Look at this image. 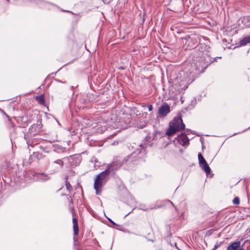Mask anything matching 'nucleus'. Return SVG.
I'll list each match as a JSON object with an SVG mask.
<instances>
[{
	"instance_id": "39448f33",
	"label": "nucleus",
	"mask_w": 250,
	"mask_h": 250,
	"mask_svg": "<svg viewBox=\"0 0 250 250\" xmlns=\"http://www.w3.org/2000/svg\"><path fill=\"white\" fill-rule=\"evenodd\" d=\"M170 112V107L167 104H164L159 108L158 113L160 115L165 116Z\"/></svg>"
},
{
	"instance_id": "f257e3e1",
	"label": "nucleus",
	"mask_w": 250,
	"mask_h": 250,
	"mask_svg": "<svg viewBox=\"0 0 250 250\" xmlns=\"http://www.w3.org/2000/svg\"><path fill=\"white\" fill-rule=\"evenodd\" d=\"M108 176L106 171H102L96 176L94 180V188L97 195L101 194L103 186L108 179Z\"/></svg>"
},
{
	"instance_id": "423d86ee",
	"label": "nucleus",
	"mask_w": 250,
	"mask_h": 250,
	"mask_svg": "<svg viewBox=\"0 0 250 250\" xmlns=\"http://www.w3.org/2000/svg\"><path fill=\"white\" fill-rule=\"evenodd\" d=\"M244 244L241 247V242L240 241H235L232 242L227 248V250H244L242 248Z\"/></svg>"
},
{
	"instance_id": "7ed1b4c3",
	"label": "nucleus",
	"mask_w": 250,
	"mask_h": 250,
	"mask_svg": "<svg viewBox=\"0 0 250 250\" xmlns=\"http://www.w3.org/2000/svg\"><path fill=\"white\" fill-rule=\"evenodd\" d=\"M134 158V154H132L125 158L123 162L122 161H120V160L113 162L107 166V167L104 171H106V174L108 175L110 173L114 172L115 170L118 169L124 162H127L128 161L133 162Z\"/></svg>"
},
{
	"instance_id": "20e7f679",
	"label": "nucleus",
	"mask_w": 250,
	"mask_h": 250,
	"mask_svg": "<svg viewBox=\"0 0 250 250\" xmlns=\"http://www.w3.org/2000/svg\"><path fill=\"white\" fill-rule=\"evenodd\" d=\"M63 161L62 159H58L55 161L51 165V167L53 172H56L62 168L63 166Z\"/></svg>"
},
{
	"instance_id": "9b49d317",
	"label": "nucleus",
	"mask_w": 250,
	"mask_h": 250,
	"mask_svg": "<svg viewBox=\"0 0 250 250\" xmlns=\"http://www.w3.org/2000/svg\"><path fill=\"white\" fill-rule=\"evenodd\" d=\"M36 99L38 103L41 105H44L45 104V101L43 95H39L36 97Z\"/></svg>"
},
{
	"instance_id": "9d476101",
	"label": "nucleus",
	"mask_w": 250,
	"mask_h": 250,
	"mask_svg": "<svg viewBox=\"0 0 250 250\" xmlns=\"http://www.w3.org/2000/svg\"><path fill=\"white\" fill-rule=\"evenodd\" d=\"M200 167L202 168L203 170H204L205 172L206 173L207 175H208L211 172V169L208 166L207 163H206L205 164H202L200 165Z\"/></svg>"
},
{
	"instance_id": "f03ea898",
	"label": "nucleus",
	"mask_w": 250,
	"mask_h": 250,
	"mask_svg": "<svg viewBox=\"0 0 250 250\" xmlns=\"http://www.w3.org/2000/svg\"><path fill=\"white\" fill-rule=\"evenodd\" d=\"M185 127V125L183 123L181 117H178L175 118L170 123L169 128L167 131L166 134L168 136H172L176 132L184 129Z\"/></svg>"
},
{
	"instance_id": "6e6552de",
	"label": "nucleus",
	"mask_w": 250,
	"mask_h": 250,
	"mask_svg": "<svg viewBox=\"0 0 250 250\" xmlns=\"http://www.w3.org/2000/svg\"><path fill=\"white\" fill-rule=\"evenodd\" d=\"M178 142L183 146H187L189 144V140L185 134H181L177 136Z\"/></svg>"
},
{
	"instance_id": "6ab92c4d",
	"label": "nucleus",
	"mask_w": 250,
	"mask_h": 250,
	"mask_svg": "<svg viewBox=\"0 0 250 250\" xmlns=\"http://www.w3.org/2000/svg\"><path fill=\"white\" fill-rule=\"evenodd\" d=\"M108 220L109 221L110 223H111L112 224L116 225V224L110 219L108 218Z\"/></svg>"
},
{
	"instance_id": "f3484780",
	"label": "nucleus",
	"mask_w": 250,
	"mask_h": 250,
	"mask_svg": "<svg viewBox=\"0 0 250 250\" xmlns=\"http://www.w3.org/2000/svg\"><path fill=\"white\" fill-rule=\"evenodd\" d=\"M152 108H153V106L151 104H149L148 106V110L149 111H151L152 110Z\"/></svg>"
},
{
	"instance_id": "412c9836",
	"label": "nucleus",
	"mask_w": 250,
	"mask_h": 250,
	"mask_svg": "<svg viewBox=\"0 0 250 250\" xmlns=\"http://www.w3.org/2000/svg\"><path fill=\"white\" fill-rule=\"evenodd\" d=\"M249 232L250 233V230H249Z\"/></svg>"
},
{
	"instance_id": "f8f14e48",
	"label": "nucleus",
	"mask_w": 250,
	"mask_h": 250,
	"mask_svg": "<svg viewBox=\"0 0 250 250\" xmlns=\"http://www.w3.org/2000/svg\"><path fill=\"white\" fill-rule=\"evenodd\" d=\"M250 42V36L246 37L240 41V44L245 45Z\"/></svg>"
},
{
	"instance_id": "1a4fd4ad",
	"label": "nucleus",
	"mask_w": 250,
	"mask_h": 250,
	"mask_svg": "<svg viewBox=\"0 0 250 250\" xmlns=\"http://www.w3.org/2000/svg\"><path fill=\"white\" fill-rule=\"evenodd\" d=\"M239 22H241L243 25L246 27L250 26V16H246L241 18Z\"/></svg>"
},
{
	"instance_id": "ddd939ff",
	"label": "nucleus",
	"mask_w": 250,
	"mask_h": 250,
	"mask_svg": "<svg viewBox=\"0 0 250 250\" xmlns=\"http://www.w3.org/2000/svg\"><path fill=\"white\" fill-rule=\"evenodd\" d=\"M198 157L199 165H201L202 164H205L206 163H207L206 160L203 157V156H202L201 153H200L198 154Z\"/></svg>"
},
{
	"instance_id": "2eb2a0df",
	"label": "nucleus",
	"mask_w": 250,
	"mask_h": 250,
	"mask_svg": "<svg viewBox=\"0 0 250 250\" xmlns=\"http://www.w3.org/2000/svg\"><path fill=\"white\" fill-rule=\"evenodd\" d=\"M37 126L36 125H32L29 128V131L31 133H33V135H35L36 133H34L33 130L35 129V128Z\"/></svg>"
},
{
	"instance_id": "aec40b11",
	"label": "nucleus",
	"mask_w": 250,
	"mask_h": 250,
	"mask_svg": "<svg viewBox=\"0 0 250 250\" xmlns=\"http://www.w3.org/2000/svg\"><path fill=\"white\" fill-rule=\"evenodd\" d=\"M170 202V203H171V204H172V205H173V203H172V202Z\"/></svg>"
},
{
	"instance_id": "dca6fc26",
	"label": "nucleus",
	"mask_w": 250,
	"mask_h": 250,
	"mask_svg": "<svg viewBox=\"0 0 250 250\" xmlns=\"http://www.w3.org/2000/svg\"><path fill=\"white\" fill-rule=\"evenodd\" d=\"M233 203L234 205H239L240 203L239 198L237 197H235L233 200Z\"/></svg>"
},
{
	"instance_id": "0eeeda50",
	"label": "nucleus",
	"mask_w": 250,
	"mask_h": 250,
	"mask_svg": "<svg viewBox=\"0 0 250 250\" xmlns=\"http://www.w3.org/2000/svg\"><path fill=\"white\" fill-rule=\"evenodd\" d=\"M73 231H74V240L75 242L77 241L76 238V236L79 234V226L78 224V221L76 218H73Z\"/></svg>"
},
{
	"instance_id": "4468645a",
	"label": "nucleus",
	"mask_w": 250,
	"mask_h": 250,
	"mask_svg": "<svg viewBox=\"0 0 250 250\" xmlns=\"http://www.w3.org/2000/svg\"><path fill=\"white\" fill-rule=\"evenodd\" d=\"M65 187L67 190L68 191V193H70L72 190V187L71 185L68 182L65 181Z\"/></svg>"
},
{
	"instance_id": "a211bd4d",
	"label": "nucleus",
	"mask_w": 250,
	"mask_h": 250,
	"mask_svg": "<svg viewBox=\"0 0 250 250\" xmlns=\"http://www.w3.org/2000/svg\"><path fill=\"white\" fill-rule=\"evenodd\" d=\"M220 245H218V244H216L215 246H214V247L213 248V249H212V250H214L215 249H216L217 248H218V247Z\"/></svg>"
}]
</instances>
